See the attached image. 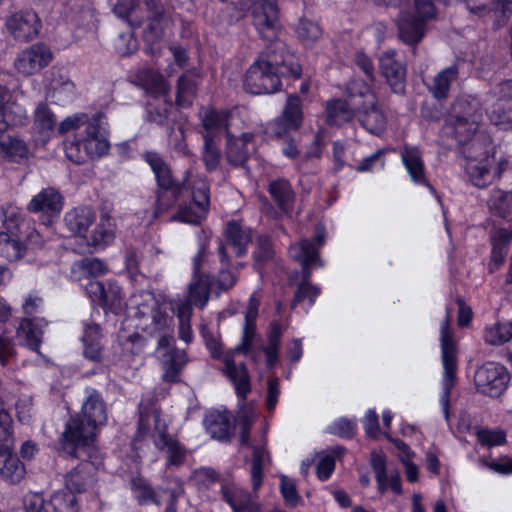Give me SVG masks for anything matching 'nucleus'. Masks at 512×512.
<instances>
[{
  "label": "nucleus",
  "instance_id": "37",
  "mask_svg": "<svg viewBox=\"0 0 512 512\" xmlns=\"http://www.w3.org/2000/svg\"><path fill=\"white\" fill-rule=\"evenodd\" d=\"M26 475L25 465L13 454L0 455V477L9 484L20 483Z\"/></svg>",
  "mask_w": 512,
  "mask_h": 512
},
{
  "label": "nucleus",
  "instance_id": "45",
  "mask_svg": "<svg viewBox=\"0 0 512 512\" xmlns=\"http://www.w3.org/2000/svg\"><path fill=\"white\" fill-rule=\"evenodd\" d=\"M0 148L6 157L12 161H19L28 155L25 142L6 132H0Z\"/></svg>",
  "mask_w": 512,
  "mask_h": 512
},
{
  "label": "nucleus",
  "instance_id": "17",
  "mask_svg": "<svg viewBox=\"0 0 512 512\" xmlns=\"http://www.w3.org/2000/svg\"><path fill=\"white\" fill-rule=\"evenodd\" d=\"M41 22L38 15L31 10L17 12L6 20V28L10 35L18 41L26 42L39 33Z\"/></svg>",
  "mask_w": 512,
  "mask_h": 512
},
{
  "label": "nucleus",
  "instance_id": "14",
  "mask_svg": "<svg viewBox=\"0 0 512 512\" xmlns=\"http://www.w3.org/2000/svg\"><path fill=\"white\" fill-rule=\"evenodd\" d=\"M53 60V53L44 43H35L22 50L14 61L18 73L30 76L47 67Z\"/></svg>",
  "mask_w": 512,
  "mask_h": 512
},
{
  "label": "nucleus",
  "instance_id": "38",
  "mask_svg": "<svg viewBox=\"0 0 512 512\" xmlns=\"http://www.w3.org/2000/svg\"><path fill=\"white\" fill-rule=\"evenodd\" d=\"M326 113V121L329 125L341 126L354 117L357 108L346 100L335 99L327 103Z\"/></svg>",
  "mask_w": 512,
  "mask_h": 512
},
{
  "label": "nucleus",
  "instance_id": "21",
  "mask_svg": "<svg viewBox=\"0 0 512 512\" xmlns=\"http://www.w3.org/2000/svg\"><path fill=\"white\" fill-rule=\"evenodd\" d=\"M0 132L7 128L22 126L27 121V111L24 106L12 99L10 91L0 86Z\"/></svg>",
  "mask_w": 512,
  "mask_h": 512
},
{
  "label": "nucleus",
  "instance_id": "50",
  "mask_svg": "<svg viewBox=\"0 0 512 512\" xmlns=\"http://www.w3.org/2000/svg\"><path fill=\"white\" fill-rule=\"evenodd\" d=\"M269 460L268 451L263 445L253 446L251 479L254 491L262 485L263 467Z\"/></svg>",
  "mask_w": 512,
  "mask_h": 512
},
{
  "label": "nucleus",
  "instance_id": "11",
  "mask_svg": "<svg viewBox=\"0 0 512 512\" xmlns=\"http://www.w3.org/2000/svg\"><path fill=\"white\" fill-rule=\"evenodd\" d=\"M172 341V335L164 332L158 340L156 352L163 372V381L167 383H178L181 380L180 375L188 359L186 352L174 347L171 344Z\"/></svg>",
  "mask_w": 512,
  "mask_h": 512
},
{
  "label": "nucleus",
  "instance_id": "22",
  "mask_svg": "<svg viewBox=\"0 0 512 512\" xmlns=\"http://www.w3.org/2000/svg\"><path fill=\"white\" fill-rule=\"evenodd\" d=\"M64 205V197L54 187L42 189L27 205L30 212H40L49 218L57 217Z\"/></svg>",
  "mask_w": 512,
  "mask_h": 512
},
{
  "label": "nucleus",
  "instance_id": "6",
  "mask_svg": "<svg viewBox=\"0 0 512 512\" xmlns=\"http://www.w3.org/2000/svg\"><path fill=\"white\" fill-rule=\"evenodd\" d=\"M184 186H188L193 200L192 205L179 206L170 221L198 225L206 216L210 203V188L204 175L188 170L184 177Z\"/></svg>",
  "mask_w": 512,
  "mask_h": 512
},
{
  "label": "nucleus",
  "instance_id": "44",
  "mask_svg": "<svg viewBox=\"0 0 512 512\" xmlns=\"http://www.w3.org/2000/svg\"><path fill=\"white\" fill-rule=\"evenodd\" d=\"M25 254V247L21 243V237L9 232H0V257L8 261L21 259Z\"/></svg>",
  "mask_w": 512,
  "mask_h": 512
},
{
  "label": "nucleus",
  "instance_id": "64",
  "mask_svg": "<svg viewBox=\"0 0 512 512\" xmlns=\"http://www.w3.org/2000/svg\"><path fill=\"white\" fill-rule=\"evenodd\" d=\"M115 49L121 56L131 55L138 49L137 39L132 32L121 33L115 41Z\"/></svg>",
  "mask_w": 512,
  "mask_h": 512
},
{
  "label": "nucleus",
  "instance_id": "53",
  "mask_svg": "<svg viewBox=\"0 0 512 512\" xmlns=\"http://www.w3.org/2000/svg\"><path fill=\"white\" fill-rule=\"evenodd\" d=\"M484 339L491 345H502L512 339V324L496 323L487 327L484 332Z\"/></svg>",
  "mask_w": 512,
  "mask_h": 512
},
{
  "label": "nucleus",
  "instance_id": "1",
  "mask_svg": "<svg viewBox=\"0 0 512 512\" xmlns=\"http://www.w3.org/2000/svg\"><path fill=\"white\" fill-rule=\"evenodd\" d=\"M281 76H301L297 56L281 40L270 42L250 65L245 74L244 88L255 95L272 94L281 87Z\"/></svg>",
  "mask_w": 512,
  "mask_h": 512
},
{
  "label": "nucleus",
  "instance_id": "13",
  "mask_svg": "<svg viewBox=\"0 0 512 512\" xmlns=\"http://www.w3.org/2000/svg\"><path fill=\"white\" fill-rule=\"evenodd\" d=\"M251 14L258 34L271 42L277 40L279 12L276 0H255L251 5Z\"/></svg>",
  "mask_w": 512,
  "mask_h": 512
},
{
  "label": "nucleus",
  "instance_id": "5",
  "mask_svg": "<svg viewBox=\"0 0 512 512\" xmlns=\"http://www.w3.org/2000/svg\"><path fill=\"white\" fill-rule=\"evenodd\" d=\"M129 313L138 320L136 326L148 334L166 332L172 319L163 312L150 292L134 294L128 303Z\"/></svg>",
  "mask_w": 512,
  "mask_h": 512
},
{
  "label": "nucleus",
  "instance_id": "58",
  "mask_svg": "<svg viewBox=\"0 0 512 512\" xmlns=\"http://www.w3.org/2000/svg\"><path fill=\"white\" fill-rule=\"evenodd\" d=\"M209 299V286L205 279L199 278L193 280L189 285V301L199 308H203Z\"/></svg>",
  "mask_w": 512,
  "mask_h": 512
},
{
  "label": "nucleus",
  "instance_id": "15",
  "mask_svg": "<svg viewBox=\"0 0 512 512\" xmlns=\"http://www.w3.org/2000/svg\"><path fill=\"white\" fill-rule=\"evenodd\" d=\"M303 122L302 101L296 94H290L280 116L270 123V131L276 137H282L297 131Z\"/></svg>",
  "mask_w": 512,
  "mask_h": 512
},
{
  "label": "nucleus",
  "instance_id": "28",
  "mask_svg": "<svg viewBox=\"0 0 512 512\" xmlns=\"http://www.w3.org/2000/svg\"><path fill=\"white\" fill-rule=\"evenodd\" d=\"M401 158L411 180L415 184L425 185L435 194L436 191L434 187L431 186L426 179L424 163L418 148L405 146L401 152Z\"/></svg>",
  "mask_w": 512,
  "mask_h": 512
},
{
  "label": "nucleus",
  "instance_id": "8",
  "mask_svg": "<svg viewBox=\"0 0 512 512\" xmlns=\"http://www.w3.org/2000/svg\"><path fill=\"white\" fill-rule=\"evenodd\" d=\"M479 146L477 139L473 140L467 152V161L465 165V173L469 181L478 188H484L490 185L495 177H499L502 173V164L497 163L493 155H489L485 151L480 158L474 156Z\"/></svg>",
  "mask_w": 512,
  "mask_h": 512
},
{
  "label": "nucleus",
  "instance_id": "10",
  "mask_svg": "<svg viewBox=\"0 0 512 512\" xmlns=\"http://www.w3.org/2000/svg\"><path fill=\"white\" fill-rule=\"evenodd\" d=\"M324 241V231L319 229L313 239H301L289 247L290 257L302 266V281L300 284H311L312 269L323 266V262L319 258V249Z\"/></svg>",
  "mask_w": 512,
  "mask_h": 512
},
{
  "label": "nucleus",
  "instance_id": "63",
  "mask_svg": "<svg viewBox=\"0 0 512 512\" xmlns=\"http://www.w3.org/2000/svg\"><path fill=\"white\" fill-rule=\"evenodd\" d=\"M65 154L70 161L76 164H82L89 159L86 150L83 148L81 136H76L73 141L65 143Z\"/></svg>",
  "mask_w": 512,
  "mask_h": 512
},
{
  "label": "nucleus",
  "instance_id": "18",
  "mask_svg": "<svg viewBox=\"0 0 512 512\" xmlns=\"http://www.w3.org/2000/svg\"><path fill=\"white\" fill-rule=\"evenodd\" d=\"M104 120L105 116L102 113H96L85 128V135H81L83 148L86 150L88 158H99L109 149V143L101 132L105 124Z\"/></svg>",
  "mask_w": 512,
  "mask_h": 512
},
{
  "label": "nucleus",
  "instance_id": "48",
  "mask_svg": "<svg viewBox=\"0 0 512 512\" xmlns=\"http://www.w3.org/2000/svg\"><path fill=\"white\" fill-rule=\"evenodd\" d=\"M4 232L19 235L29 224L24 217L22 211L13 205H7L2 208Z\"/></svg>",
  "mask_w": 512,
  "mask_h": 512
},
{
  "label": "nucleus",
  "instance_id": "41",
  "mask_svg": "<svg viewBox=\"0 0 512 512\" xmlns=\"http://www.w3.org/2000/svg\"><path fill=\"white\" fill-rule=\"evenodd\" d=\"M138 79L149 94L155 97L167 96L170 86L161 73L152 69H145L139 73Z\"/></svg>",
  "mask_w": 512,
  "mask_h": 512
},
{
  "label": "nucleus",
  "instance_id": "26",
  "mask_svg": "<svg viewBox=\"0 0 512 512\" xmlns=\"http://www.w3.org/2000/svg\"><path fill=\"white\" fill-rule=\"evenodd\" d=\"M426 21L411 12L402 13L398 21V35L402 42L416 46L424 37Z\"/></svg>",
  "mask_w": 512,
  "mask_h": 512
},
{
  "label": "nucleus",
  "instance_id": "47",
  "mask_svg": "<svg viewBox=\"0 0 512 512\" xmlns=\"http://www.w3.org/2000/svg\"><path fill=\"white\" fill-rule=\"evenodd\" d=\"M107 268L103 261L97 258H85L73 264L72 276L80 280L82 277H97L106 272Z\"/></svg>",
  "mask_w": 512,
  "mask_h": 512
},
{
  "label": "nucleus",
  "instance_id": "31",
  "mask_svg": "<svg viewBox=\"0 0 512 512\" xmlns=\"http://www.w3.org/2000/svg\"><path fill=\"white\" fill-rule=\"evenodd\" d=\"M225 235L227 245L233 248L235 255L243 256L252 240L251 230L236 221H231L227 223Z\"/></svg>",
  "mask_w": 512,
  "mask_h": 512
},
{
  "label": "nucleus",
  "instance_id": "20",
  "mask_svg": "<svg viewBox=\"0 0 512 512\" xmlns=\"http://www.w3.org/2000/svg\"><path fill=\"white\" fill-rule=\"evenodd\" d=\"M231 120V115L227 111L205 109L201 113L203 139L218 141L224 134H226L227 138L230 137Z\"/></svg>",
  "mask_w": 512,
  "mask_h": 512
},
{
  "label": "nucleus",
  "instance_id": "42",
  "mask_svg": "<svg viewBox=\"0 0 512 512\" xmlns=\"http://www.w3.org/2000/svg\"><path fill=\"white\" fill-rule=\"evenodd\" d=\"M269 193L278 207L285 213L293 208L294 192L290 183L285 179H277L269 184Z\"/></svg>",
  "mask_w": 512,
  "mask_h": 512
},
{
  "label": "nucleus",
  "instance_id": "16",
  "mask_svg": "<svg viewBox=\"0 0 512 512\" xmlns=\"http://www.w3.org/2000/svg\"><path fill=\"white\" fill-rule=\"evenodd\" d=\"M379 69L394 93H404L406 64L398 57L396 50L389 49L382 53L379 58Z\"/></svg>",
  "mask_w": 512,
  "mask_h": 512
},
{
  "label": "nucleus",
  "instance_id": "62",
  "mask_svg": "<svg viewBox=\"0 0 512 512\" xmlns=\"http://www.w3.org/2000/svg\"><path fill=\"white\" fill-rule=\"evenodd\" d=\"M221 153L217 146V141L204 140L202 151V160L208 171H214L219 165Z\"/></svg>",
  "mask_w": 512,
  "mask_h": 512
},
{
  "label": "nucleus",
  "instance_id": "35",
  "mask_svg": "<svg viewBox=\"0 0 512 512\" xmlns=\"http://www.w3.org/2000/svg\"><path fill=\"white\" fill-rule=\"evenodd\" d=\"M43 319H27L24 318L19 323L17 328V337L24 339L26 345L33 351H38L42 339V327L44 326Z\"/></svg>",
  "mask_w": 512,
  "mask_h": 512
},
{
  "label": "nucleus",
  "instance_id": "52",
  "mask_svg": "<svg viewBox=\"0 0 512 512\" xmlns=\"http://www.w3.org/2000/svg\"><path fill=\"white\" fill-rule=\"evenodd\" d=\"M100 303L105 309L114 314L121 312L123 308V296L120 286L115 282H108Z\"/></svg>",
  "mask_w": 512,
  "mask_h": 512
},
{
  "label": "nucleus",
  "instance_id": "40",
  "mask_svg": "<svg viewBox=\"0 0 512 512\" xmlns=\"http://www.w3.org/2000/svg\"><path fill=\"white\" fill-rule=\"evenodd\" d=\"M144 159L155 175L158 188L180 185V183H177L174 180L169 166L159 154L155 152H146L144 154Z\"/></svg>",
  "mask_w": 512,
  "mask_h": 512
},
{
  "label": "nucleus",
  "instance_id": "51",
  "mask_svg": "<svg viewBox=\"0 0 512 512\" xmlns=\"http://www.w3.org/2000/svg\"><path fill=\"white\" fill-rule=\"evenodd\" d=\"M114 237V229L110 221L101 220L92 231V234L88 239L87 244L96 249H103L104 247L113 242Z\"/></svg>",
  "mask_w": 512,
  "mask_h": 512
},
{
  "label": "nucleus",
  "instance_id": "9",
  "mask_svg": "<svg viewBox=\"0 0 512 512\" xmlns=\"http://www.w3.org/2000/svg\"><path fill=\"white\" fill-rule=\"evenodd\" d=\"M481 116L476 103L457 100L452 106L448 128L453 129V136L460 144H466L476 133Z\"/></svg>",
  "mask_w": 512,
  "mask_h": 512
},
{
  "label": "nucleus",
  "instance_id": "46",
  "mask_svg": "<svg viewBox=\"0 0 512 512\" xmlns=\"http://www.w3.org/2000/svg\"><path fill=\"white\" fill-rule=\"evenodd\" d=\"M52 97L62 104L73 101L76 97L74 83L65 75L53 77L50 83Z\"/></svg>",
  "mask_w": 512,
  "mask_h": 512
},
{
  "label": "nucleus",
  "instance_id": "25",
  "mask_svg": "<svg viewBox=\"0 0 512 512\" xmlns=\"http://www.w3.org/2000/svg\"><path fill=\"white\" fill-rule=\"evenodd\" d=\"M96 213L89 206H77L64 215V224L74 236L84 237L89 227L95 222Z\"/></svg>",
  "mask_w": 512,
  "mask_h": 512
},
{
  "label": "nucleus",
  "instance_id": "4",
  "mask_svg": "<svg viewBox=\"0 0 512 512\" xmlns=\"http://www.w3.org/2000/svg\"><path fill=\"white\" fill-rule=\"evenodd\" d=\"M260 303V293L257 291L253 292L249 297L246 310L244 312L241 342L232 352L226 353L223 358L225 373L233 382L237 396L242 399H245L247 394L250 392V377L245 363H236L234 361L233 354L239 353L246 355L250 351L256 336V320L259 314Z\"/></svg>",
  "mask_w": 512,
  "mask_h": 512
},
{
  "label": "nucleus",
  "instance_id": "43",
  "mask_svg": "<svg viewBox=\"0 0 512 512\" xmlns=\"http://www.w3.org/2000/svg\"><path fill=\"white\" fill-rule=\"evenodd\" d=\"M197 81L196 74L190 71L182 74L177 83L176 103L180 107L192 105L196 96Z\"/></svg>",
  "mask_w": 512,
  "mask_h": 512
},
{
  "label": "nucleus",
  "instance_id": "27",
  "mask_svg": "<svg viewBox=\"0 0 512 512\" xmlns=\"http://www.w3.org/2000/svg\"><path fill=\"white\" fill-rule=\"evenodd\" d=\"M253 135L251 133H243L239 137L232 134L228 137L226 147V159L228 163L235 167H244L252 150Z\"/></svg>",
  "mask_w": 512,
  "mask_h": 512
},
{
  "label": "nucleus",
  "instance_id": "55",
  "mask_svg": "<svg viewBox=\"0 0 512 512\" xmlns=\"http://www.w3.org/2000/svg\"><path fill=\"white\" fill-rule=\"evenodd\" d=\"M131 485L135 492H137L136 497L140 503H154L156 505L162 503L161 493L153 490L144 479L134 478Z\"/></svg>",
  "mask_w": 512,
  "mask_h": 512
},
{
  "label": "nucleus",
  "instance_id": "57",
  "mask_svg": "<svg viewBox=\"0 0 512 512\" xmlns=\"http://www.w3.org/2000/svg\"><path fill=\"white\" fill-rule=\"evenodd\" d=\"M489 206L500 216L506 217L512 211V190H494L489 199Z\"/></svg>",
  "mask_w": 512,
  "mask_h": 512
},
{
  "label": "nucleus",
  "instance_id": "2",
  "mask_svg": "<svg viewBox=\"0 0 512 512\" xmlns=\"http://www.w3.org/2000/svg\"><path fill=\"white\" fill-rule=\"evenodd\" d=\"M81 411L72 417L65 426L63 452L72 458L88 455L100 427L107 422V405L101 393L93 388L85 389Z\"/></svg>",
  "mask_w": 512,
  "mask_h": 512
},
{
  "label": "nucleus",
  "instance_id": "30",
  "mask_svg": "<svg viewBox=\"0 0 512 512\" xmlns=\"http://www.w3.org/2000/svg\"><path fill=\"white\" fill-rule=\"evenodd\" d=\"M56 118L47 103L41 102L34 112L33 130L39 140L46 142L54 131Z\"/></svg>",
  "mask_w": 512,
  "mask_h": 512
},
{
  "label": "nucleus",
  "instance_id": "34",
  "mask_svg": "<svg viewBox=\"0 0 512 512\" xmlns=\"http://www.w3.org/2000/svg\"><path fill=\"white\" fill-rule=\"evenodd\" d=\"M362 126L372 134L379 135L386 128V117L378 108L377 103L373 105L361 104L357 108Z\"/></svg>",
  "mask_w": 512,
  "mask_h": 512
},
{
  "label": "nucleus",
  "instance_id": "32",
  "mask_svg": "<svg viewBox=\"0 0 512 512\" xmlns=\"http://www.w3.org/2000/svg\"><path fill=\"white\" fill-rule=\"evenodd\" d=\"M459 67L451 65L441 70L428 85V90L436 100H445L449 95L451 84L458 79Z\"/></svg>",
  "mask_w": 512,
  "mask_h": 512
},
{
  "label": "nucleus",
  "instance_id": "49",
  "mask_svg": "<svg viewBox=\"0 0 512 512\" xmlns=\"http://www.w3.org/2000/svg\"><path fill=\"white\" fill-rule=\"evenodd\" d=\"M145 5L147 7L148 18L150 20L148 29L145 31V37L148 40L154 41L160 38L162 33L160 19L163 15V8L158 4L157 0H145Z\"/></svg>",
  "mask_w": 512,
  "mask_h": 512
},
{
  "label": "nucleus",
  "instance_id": "54",
  "mask_svg": "<svg viewBox=\"0 0 512 512\" xmlns=\"http://www.w3.org/2000/svg\"><path fill=\"white\" fill-rule=\"evenodd\" d=\"M138 8L135 0H119L113 11L118 18L126 20L130 25L140 26L143 18L137 15Z\"/></svg>",
  "mask_w": 512,
  "mask_h": 512
},
{
  "label": "nucleus",
  "instance_id": "3",
  "mask_svg": "<svg viewBox=\"0 0 512 512\" xmlns=\"http://www.w3.org/2000/svg\"><path fill=\"white\" fill-rule=\"evenodd\" d=\"M90 456L88 452L87 457ZM74 467L65 477L66 488L70 494L65 496H54L46 501L41 494L33 493L25 497L24 512H77V499L75 493L85 492L93 483V466L90 462L84 461Z\"/></svg>",
  "mask_w": 512,
  "mask_h": 512
},
{
  "label": "nucleus",
  "instance_id": "29",
  "mask_svg": "<svg viewBox=\"0 0 512 512\" xmlns=\"http://www.w3.org/2000/svg\"><path fill=\"white\" fill-rule=\"evenodd\" d=\"M512 240V228H497L494 230L492 241L491 261L489 264L490 272H494L503 264L509 250V244Z\"/></svg>",
  "mask_w": 512,
  "mask_h": 512
},
{
  "label": "nucleus",
  "instance_id": "56",
  "mask_svg": "<svg viewBox=\"0 0 512 512\" xmlns=\"http://www.w3.org/2000/svg\"><path fill=\"white\" fill-rule=\"evenodd\" d=\"M218 253L220 256V261L223 265V268L220 270L218 275V285L222 290H228L234 286L237 281V276L234 272L226 269L229 265L228 254H227V246H225L222 242H219Z\"/></svg>",
  "mask_w": 512,
  "mask_h": 512
},
{
  "label": "nucleus",
  "instance_id": "33",
  "mask_svg": "<svg viewBox=\"0 0 512 512\" xmlns=\"http://www.w3.org/2000/svg\"><path fill=\"white\" fill-rule=\"evenodd\" d=\"M372 84L370 80L353 79L347 85L348 102L354 107L358 108L361 104L373 105L376 104V96L372 91Z\"/></svg>",
  "mask_w": 512,
  "mask_h": 512
},
{
  "label": "nucleus",
  "instance_id": "59",
  "mask_svg": "<svg viewBox=\"0 0 512 512\" xmlns=\"http://www.w3.org/2000/svg\"><path fill=\"white\" fill-rule=\"evenodd\" d=\"M296 32L298 37L306 43L314 42L322 35L321 27L316 22L306 18L300 19Z\"/></svg>",
  "mask_w": 512,
  "mask_h": 512
},
{
  "label": "nucleus",
  "instance_id": "12",
  "mask_svg": "<svg viewBox=\"0 0 512 512\" xmlns=\"http://www.w3.org/2000/svg\"><path fill=\"white\" fill-rule=\"evenodd\" d=\"M474 383L478 392L499 397L506 389L508 374L504 366L488 362L478 368L474 375Z\"/></svg>",
  "mask_w": 512,
  "mask_h": 512
},
{
  "label": "nucleus",
  "instance_id": "7",
  "mask_svg": "<svg viewBox=\"0 0 512 512\" xmlns=\"http://www.w3.org/2000/svg\"><path fill=\"white\" fill-rule=\"evenodd\" d=\"M441 360L443 365L442 394L439 402L442 407L444 418L449 420L450 394L454 387L457 357L456 344L449 326V316L443 321L440 329Z\"/></svg>",
  "mask_w": 512,
  "mask_h": 512
},
{
  "label": "nucleus",
  "instance_id": "36",
  "mask_svg": "<svg viewBox=\"0 0 512 512\" xmlns=\"http://www.w3.org/2000/svg\"><path fill=\"white\" fill-rule=\"evenodd\" d=\"M184 190H190L188 186H184V179L180 185L157 188L154 217H158L171 209L180 200Z\"/></svg>",
  "mask_w": 512,
  "mask_h": 512
},
{
  "label": "nucleus",
  "instance_id": "23",
  "mask_svg": "<svg viewBox=\"0 0 512 512\" xmlns=\"http://www.w3.org/2000/svg\"><path fill=\"white\" fill-rule=\"evenodd\" d=\"M222 498L232 508L233 512H261L256 495H252L234 484L221 487Z\"/></svg>",
  "mask_w": 512,
  "mask_h": 512
},
{
  "label": "nucleus",
  "instance_id": "39",
  "mask_svg": "<svg viewBox=\"0 0 512 512\" xmlns=\"http://www.w3.org/2000/svg\"><path fill=\"white\" fill-rule=\"evenodd\" d=\"M203 423L213 438L224 440L229 437L231 423L228 412L210 411L206 414Z\"/></svg>",
  "mask_w": 512,
  "mask_h": 512
},
{
  "label": "nucleus",
  "instance_id": "19",
  "mask_svg": "<svg viewBox=\"0 0 512 512\" xmlns=\"http://www.w3.org/2000/svg\"><path fill=\"white\" fill-rule=\"evenodd\" d=\"M489 118L503 129H512V80L501 82L497 87V100L493 104Z\"/></svg>",
  "mask_w": 512,
  "mask_h": 512
},
{
  "label": "nucleus",
  "instance_id": "24",
  "mask_svg": "<svg viewBox=\"0 0 512 512\" xmlns=\"http://www.w3.org/2000/svg\"><path fill=\"white\" fill-rule=\"evenodd\" d=\"M158 436L155 439V446L167 454V464L179 466L185 461L187 450L176 438L166 432V427H160L159 416H154Z\"/></svg>",
  "mask_w": 512,
  "mask_h": 512
},
{
  "label": "nucleus",
  "instance_id": "61",
  "mask_svg": "<svg viewBox=\"0 0 512 512\" xmlns=\"http://www.w3.org/2000/svg\"><path fill=\"white\" fill-rule=\"evenodd\" d=\"M90 122L91 118L86 113H75L60 122L58 125V133L64 135L68 132L78 130L82 126L86 128Z\"/></svg>",
  "mask_w": 512,
  "mask_h": 512
},
{
  "label": "nucleus",
  "instance_id": "60",
  "mask_svg": "<svg viewBox=\"0 0 512 512\" xmlns=\"http://www.w3.org/2000/svg\"><path fill=\"white\" fill-rule=\"evenodd\" d=\"M192 315V306L190 303H182L178 307L177 317L179 319V334L185 342L192 339V331L190 327V318Z\"/></svg>",
  "mask_w": 512,
  "mask_h": 512
}]
</instances>
